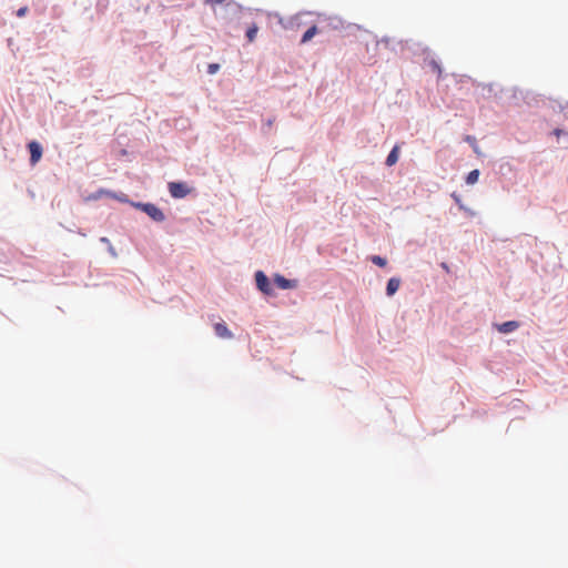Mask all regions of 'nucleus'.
<instances>
[{"instance_id": "obj_6", "label": "nucleus", "mask_w": 568, "mask_h": 568, "mask_svg": "<svg viewBox=\"0 0 568 568\" xmlns=\"http://www.w3.org/2000/svg\"><path fill=\"white\" fill-rule=\"evenodd\" d=\"M498 332L503 334H508L516 331L519 327V323L516 321H508L501 324L496 325Z\"/></svg>"}, {"instance_id": "obj_9", "label": "nucleus", "mask_w": 568, "mask_h": 568, "mask_svg": "<svg viewBox=\"0 0 568 568\" xmlns=\"http://www.w3.org/2000/svg\"><path fill=\"white\" fill-rule=\"evenodd\" d=\"M398 156H399V146L395 145L386 158V162H385L386 165L393 166L394 164H396V162L398 161Z\"/></svg>"}, {"instance_id": "obj_14", "label": "nucleus", "mask_w": 568, "mask_h": 568, "mask_svg": "<svg viewBox=\"0 0 568 568\" xmlns=\"http://www.w3.org/2000/svg\"><path fill=\"white\" fill-rule=\"evenodd\" d=\"M219 70H220V64L219 63H210L207 65V73L209 74H215Z\"/></svg>"}, {"instance_id": "obj_18", "label": "nucleus", "mask_w": 568, "mask_h": 568, "mask_svg": "<svg viewBox=\"0 0 568 568\" xmlns=\"http://www.w3.org/2000/svg\"><path fill=\"white\" fill-rule=\"evenodd\" d=\"M473 149H474V151H475L476 153H479L477 143H476L475 145H473Z\"/></svg>"}, {"instance_id": "obj_16", "label": "nucleus", "mask_w": 568, "mask_h": 568, "mask_svg": "<svg viewBox=\"0 0 568 568\" xmlns=\"http://www.w3.org/2000/svg\"><path fill=\"white\" fill-rule=\"evenodd\" d=\"M465 141L468 142L471 146L477 143L476 139L471 135H466Z\"/></svg>"}, {"instance_id": "obj_5", "label": "nucleus", "mask_w": 568, "mask_h": 568, "mask_svg": "<svg viewBox=\"0 0 568 568\" xmlns=\"http://www.w3.org/2000/svg\"><path fill=\"white\" fill-rule=\"evenodd\" d=\"M274 283L280 287L281 290H290L297 287V281L296 280H287L284 276L276 274L274 276Z\"/></svg>"}, {"instance_id": "obj_4", "label": "nucleus", "mask_w": 568, "mask_h": 568, "mask_svg": "<svg viewBox=\"0 0 568 568\" xmlns=\"http://www.w3.org/2000/svg\"><path fill=\"white\" fill-rule=\"evenodd\" d=\"M28 149L30 151V162L31 164H36L40 161L42 156V146L37 141H31L28 144Z\"/></svg>"}, {"instance_id": "obj_7", "label": "nucleus", "mask_w": 568, "mask_h": 568, "mask_svg": "<svg viewBox=\"0 0 568 568\" xmlns=\"http://www.w3.org/2000/svg\"><path fill=\"white\" fill-rule=\"evenodd\" d=\"M214 332L221 338H232L233 337V334L227 328L226 324L223 322L216 323L214 325Z\"/></svg>"}, {"instance_id": "obj_15", "label": "nucleus", "mask_w": 568, "mask_h": 568, "mask_svg": "<svg viewBox=\"0 0 568 568\" xmlns=\"http://www.w3.org/2000/svg\"><path fill=\"white\" fill-rule=\"evenodd\" d=\"M27 11H28V8H27V7H22V8H20V9L17 11V16H18L19 18H22V17H24V16H26Z\"/></svg>"}, {"instance_id": "obj_1", "label": "nucleus", "mask_w": 568, "mask_h": 568, "mask_svg": "<svg viewBox=\"0 0 568 568\" xmlns=\"http://www.w3.org/2000/svg\"><path fill=\"white\" fill-rule=\"evenodd\" d=\"M133 205L142 210L155 222H162L165 219L164 213L152 203H134Z\"/></svg>"}, {"instance_id": "obj_3", "label": "nucleus", "mask_w": 568, "mask_h": 568, "mask_svg": "<svg viewBox=\"0 0 568 568\" xmlns=\"http://www.w3.org/2000/svg\"><path fill=\"white\" fill-rule=\"evenodd\" d=\"M255 281H256V286L258 287L260 291H262L265 294L272 293L270 281H268L267 276L262 271H257L255 273Z\"/></svg>"}, {"instance_id": "obj_12", "label": "nucleus", "mask_w": 568, "mask_h": 568, "mask_svg": "<svg viewBox=\"0 0 568 568\" xmlns=\"http://www.w3.org/2000/svg\"><path fill=\"white\" fill-rule=\"evenodd\" d=\"M257 31H258V28L256 24H253L252 27H250L247 29L246 38H247L248 42H253L255 40Z\"/></svg>"}, {"instance_id": "obj_17", "label": "nucleus", "mask_w": 568, "mask_h": 568, "mask_svg": "<svg viewBox=\"0 0 568 568\" xmlns=\"http://www.w3.org/2000/svg\"><path fill=\"white\" fill-rule=\"evenodd\" d=\"M207 3L214 6V4H222L225 0H205Z\"/></svg>"}, {"instance_id": "obj_11", "label": "nucleus", "mask_w": 568, "mask_h": 568, "mask_svg": "<svg viewBox=\"0 0 568 568\" xmlns=\"http://www.w3.org/2000/svg\"><path fill=\"white\" fill-rule=\"evenodd\" d=\"M479 179V170L470 171L466 176L467 184H475Z\"/></svg>"}, {"instance_id": "obj_13", "label": "nucleus", "mask_w": 568, "mask_h": 568, "mask_svg": "<svg viewBox=\"0 0 568 568\" xmlns=\"http://www.w3.org/2000/svg\"><path fill=\"white\" fill-rule=\"evenodd\" d=\"M372 262L377 265V266H381V267H384L386 264H387V261L386 258L379 256V255H373L371 257Z\"/></svg>"}, {"instance_id": "obj_10", "label": "nucleus", "mask_w": 568, "mask_h": 568, "mask_svg": "<svg viewBox=\"0 0 568 568\" xmlns=\"http://www.w3.org/2000/svg\"><path fill=\"white\" fill-rule=\"evenodd\" d=\"M317 33V27L314 24L310 27L301 39V43L308 42Z\"/></svg>"}, {"instance_id": "obj_8", "label": "nucleus", "mask_w": 568, "mask_h": 568, "mask_svg": "<svg viewBox=\"0 0 568 568\" xmlns=\"http://www.w3.org/2000/svg\"><path fill=\"white\" fill-rule=\"evenodd\" d=\"M399 285H400L399 278H396V277L389 278L387 282V286H386V294L388 296L394 295L398 291Z\"/></svg>"}, {"instance_id": "obj_2", "label": "nucleus", "mask_w": 568, "mask_h": 568, "mask_svg": "<svg viewBox=\"0 0 568 568\" xmlns=\"http://www.w3.org/2000/svg\"><path fill=\"white\" fill-rule=\"evenodd\" d=\"M169 192L172 197L182 199L185 197L191 192V190L183 182H170Z\"/></svg>"}]
</instances>
